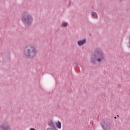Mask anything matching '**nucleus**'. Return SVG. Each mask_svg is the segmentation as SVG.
<instances>
[{
    "instance_id": "obj_1",
    "label": "nucleus",
    "mask_w": 130,
    "mask_h": 130,
    "mask_svg": "<svg viewBox=\"0 0 130 130\" xmlns=\"http://www.w3.org/2000/svg\"><path fill=\"white\" fill-rule=\"evenodd\" d=\"M105 58L103 51L100 48H96L93 54L91 55L90 61L93 64H96V62H102Z\"/></svg>"
},
{
    "instance_id": "obj_2",
    "label": "nucleus",
    "mask_w": 130,
    "mask_h": 130,
    "mask_svg": "<svg viewBox=\"0 0 130 130\" xmlns=\"http://www.w3.org/2000/svg\"><path fill=\"white\" fill-rule=\"evenodd\" d=\"M37 54V51H36V48L34 45H27L23 48V55L26 58L33 59V58H35V57H36Z\"/></svg>"
},
{
    "instance_id": "obj_3",
    "label": "nucleus",
    "mask_w": 130,
    "mask_h": 130,
    "mask_svg": "<svg viewBox=\"0 0 130 130\" xmlns=\"http://www.w3.org/2000/svg\"><path fill=\"white\" fill-rule=\"evenodd\" d=\"M33 16L29 11H24L21 15V21L23 23L25 28L27 29L30 28V26L33 24Z\"/></svg>"
},
{
    "instance_id": "obj_4",
    "label": "nucleus",
    "mask_w": 130,
    "mask_h": 130,
    "mask_svg": "<svg viewBox=\"0 0 130 130\" xmlns=\"http://www.w3.org/2000/svg\"><path fill=\"white\" fill-rule=\"evenodd\" d=\"M101 125L104 130H111L112 123L108 120H104L101 122Z\"/></svg>"
},
{
    "instance_id": "obj_5",
    "label": "nucleus",
    "mask_w": 130,
    "mask_h": 130,
    "mask_svg": "<svg viewBox=\"0 0 130 130\" xmlns=\"http://www.w3.org/2000/svg\"><path fill=\"white\" fill-rule=\"evenodd\" d=\"M48 125L49 127L46 130H57V129H56V126L55 125V122L52 120L48 122Z\"/></svg>"
},
{
    "instance_id": "obj_6",
    "label": "nucleus",
    "mask_w": 130,
    "mask_h": 130,
    "mask_svg": "<svg viewBox=\"0 0 130 130\" xmlns=\"http://www.w3.org/2000/svg\"><path fill=\"white\" fill-rule=\"evenodd\" d=\"M86 42H87V40L84 39L83 40H79L77 42V44L79 46H82V45H84V44H86Z\"/></svg>"
},
{
    "instance_id": "obj_7",
    "label": "nucleus",
    "mask_w": 130,
    "mask_h": 130,
    "mask_svg": "<svg viewBox=\"0 0 130 130\" xmlns=\"http://www.w3.org/2000/svg\"><path fill=\"white\" fill-rule=\"evenodd\" d=\"M0 130H11V128L8 126H0Z\"/></svg>"
},
{
    "instance_id": "obj_8",
    "label": "nucleus",
    "mask_w": 130,
    "mask_h": 130,
    "mask_svg": "<svg viewBox=\"0 0 130 130\" xmlns=\"http://www.w3.org/2000/svg\"><path fill=\"white\" fill-rule=\"evenodd\" d=\"M55 125L57 128L60 129L61 128V122L59 121H58L57 122L55 123Z\"/></svg>"
},
{
    "instance_id": "obj_9",
    "label": "nucleus",
    "mask_w": 130,
    "mask_h": 130,
    "mask_svg": "<svg viewBox=\"0 0 130 130\" xmlns=\"http://www.w3.org/2000/svg\"><path fill=\"white\" fill-rule=\"evenodd\" d=\"M61 27H62V28L63 27H68V22H62Z\"/></svg>"
},
{
    "instance_id": "obj_10",
    "label": "nucleus",
    "mask_w": 130,
    "mask_h": 130,
    "mask_svg": "<svg viewBox=\"0 0 130 130\" xmlns=\"http://www.w3.org/2000/svg\"><path fill=\"white\" fill-rule=\"evenodd\" d=\"M91 15L92 16H95V15H96V13H95L94 12H93L91 13Z\"/></svg>"
},
{
    "instance_id": "obj_11",
    "label": "nucleus",
    "mask_w": 130,
    "mask_h": 130,
    "mask_svg": "<svg viewBox=\"0 0 130 130\" xmlns=\"http://www.w3.org/2000/svg\"><path fill=\"white\" fill-rule=\"evenodd\" d=\"M75 64H76V66H80V63H79V62H78L77 61L75 62Z\"/></svg>"
},
{
    "instance_id": "obj_12",
    "label": "nucleus",
    "mask_w": 130,
    "mask_h": 130,
    "mask_svg": "<svg viewBox=\"0 0 130 130\" xmlns=\"http://www.w3.org/2000/svg\"><path fill=\"white\" fill-rule=\"evenodd\" d=\"M114 118H115V119H116L117 118H116V117H114Z\"/></svg>"
},
{
    "instance_id": "obj_13",
    "label": "nucleus",
    "mask_w": 130,
    "mask_h": 130,
    "mask_svg": "<svg viewBox=\"0 0 130 130\" xmlns=\"http://www.w3.org/2000/svg\"><path fill=\"white\" fill-rule=\"evenodd\" d=\"M117 116L118 117H119V115H117Z\"/></svg>"
},
{
    "instance_id": "obj_14",
    "label": "nucleus",
    "mask_w": 130,
    "mask_h": 130,
    "mask_svg": "<svg viewBox=\"0 0 130 130\" xmlns=\"http://www.w3.org/2000/svg\"><path fill=\"white\" fill-rule=\"evenodd\" d=\"M120 1H123V0H120Z\"/></svg>"
}]
</instances>
